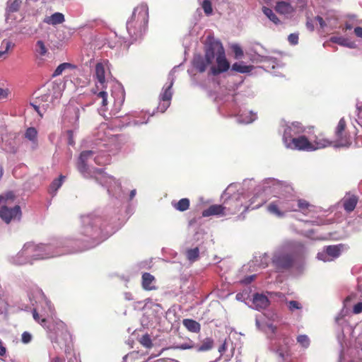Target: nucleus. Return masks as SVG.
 Segmentation results:
<instances>
[{
	"mask_svg": "<svg viewBox=\"0 0 362 362\" xmlns=\"http://www.w3.org/2000/svg\"><path fill=\"white\" fill-rule=\"evenodd\" d=\"M272 262L277 270L283 271L293 266L294 259L291 255L280 254L274 256Z\"/></svg>",
	"mask_w": 362,
	"mask_h": 362,
	"instance_id": "obj_10",
	"label": "nucleus"
},
{
	"mask_svg": "<svg viewBox=\"0 0 362 362\" xmlns=\"http://www.w3.org/2000/svg\"><path fill=\"white\" fill-rule=\"evenodd\" d=\"M33 318L35 319V320L37 321V322L40 323L42 325H43V324L46 322V320L45 318H42L40 320V315L38 314V313L37 312V310L35 309H34L33 311Z\"/></svg>",
	"mask_w": 362,
	"mask_h": 362,
	"instance_id": "obj_49",
	"label": "nucleus"
},
{
	"mask_svg": "<svg viewBox=\"0 0 362 362\" xmlns=\"http://www.w3.org/2000/svg\"><path fill=\"white\" fill-rule=\"evenodd\" d=\"M352 28V26L351 25L349 24V23H346V25H345V30H351Z\"/></svg>",
	"mask_w": 362,
	"mask_h": 362,
	"instance_id": "obj_62",
	"label": "nucleus"
},
{
	"mask_svg": "<svg viewBox=\"0 0 362 362\" xmlns=\"http://www.w3.org/2000/svg\"><path fill=\"white\" fill-rule=\"evenodd\" d=\"M288 308L290 311L293 312L295 310L302 309L301 304L296 300H290L287 303Z\"/></svg>",
	"mask_w": 362,
	"mask_h": 362,
	"instance_id": "obj_44",
	"label": "nucleus"
},
{
	"mask_svg": "<svg viewBox=\"0 0 362 362\" xmlns=\"http://www.w3.org/2000/svg\"><path fill=\"white\" fill-rule=\"evenodd\" d=\"M213 62V60H208L207 57L204 54V56H202L200 54L194 56L192 64L193 66L200 73H203L206 71L208 66L211 65Z\"/></svg>",
	"mask_w": 362,
	"mask_h": 362,
	"instance_id": "obj_14",
	"label": "nucleus"
},
{
	"mask_svg": "<svg viewBox=\"0 0 362 362\" xmlns=\"http://www.w3.org/2000/svg\"><path fill=\"white\" fill-rule=\"evenodd\" d=\"M233 202L235 205L234 209L227 206L229 203H226L222 205H211L208 209L202 211V216L209 217L214 215L226 216L235 214L240 210V204L237 201H233Z\"/></svg>",
	"mask_w": 362,
	"mask_h": 362,
	"instance_id": "obj_6",
	"label": "nucleus"
},
{
	"mask_svg": "<svg viewBox=\"0 0 362 362\" xmlns=\"http://www.w3.org/2000/svg\"><path fill=\"white\" fill-rule=\"evenodd\" d=\"M68 136H69V141L68 144L69 145L73 146L74 144V137H73V131L69 130L67 132Z\"/></svg>",
	"mask_w": 362,
	"mask_h": 362,
	"instance_id": "obj_53",
	"label": "nucleus"
},
{
	"mask_svg": "<svg viewBox=\"0 0 362 362\" xmlns=\"http://www.w3.org/2000/svg\"><path fill=\"white\" fill-rule=\"evenodd\" d=\"M52 247L45 244L25 243L18 255L25 257L28 262L45 259L54 257L51 252Z\"/></svg>",
	"mask_w": 362,
	"mask_h": 362,
	"instance_id": "obj_1",
	"label": "nucleus"
},
{
	"mask_svg": "<svg viewBox=\"0 0 362 362\" xmlns=\"http://www.w3.org/2000/svg\"><path fill=\"white\" fill-rule=\"evenodd\" d=\"M6 349L3 345L1 341L0 340V356H3L6 354Z\"/></svg>",
	"mask_w": 362,
	"mask_h": 362,
	"instance_id": "obj_57",
	"label": "nucleus"
},
{
	"mask_svg": "<svg viewBox=\"0 0 362 362\" xmlns=\"http://www.w3.org/2000/svg\"><path fill=\"white\" fill-rule=\"evenodd\" d=\"M216 66H211L210 71L214 76L227 71L230 68V63L226 57L225 51L216 57Z\"/></svg>",
	"mask_w": 362,
	"mask_h": 362,
	"instance_id": "obj_11",
	"label": "nucleus"
},
{
	"mask_svg": "<svg viewBox=\"0 0 362 362\" xmlns=\"http://www.w3.org/2000/svg\"><path fill=\"white\" fill-rule=\"evenodd\" d=\"M225 49L223 47L222 43L217 40L211 38L209 40V44L205 49L204 54L207 57L208 60H214L215 55L222 53Z\"/></svg>",
	"mask_w": 362,
	"mask_h": 362,
	"instance_id": "obj_12",
	"label": "nucleus"
},
{
	"mask_svg": "<svg viewBox=\"0 0 362 362\" xmlns=\"http://www.w3.org/2000/svg\"><path fill=\"white\" fill-rule=\"evenodd\" d=\"M31 339H32V336L29 332H24L22 334L21 340L23 343H25V344L29 343L31 341Z\"/></svg>",
	"mask_w": 362,
	"mask_h": 362,
	"instance_id": "obj_48",
	"label": "nucleus"
},
{
	"mask_svg": "<svg viewBox=\"0 0 362 362\" xmlns=\"http://www.w3.org/2000/svg\"><path fill=\"white\" fill-rule=\"evenodd\" d=\"M194 347H196L195 344L190 339H189L187 342L179 344L176 346L177 349H182V350L191 349Z\"/></svg>",
	"mask_w": 362,
	"mask_h": 362,
	"instance_id": "obj_45",
	"label": "nucleus"
},
{
	"mask_svg": "<svg viewBox=\"0 0 362 362\" xmlns=\"http://www.w3.org/2000/svg\"><path fill=\"white\" fill-rule=\"evenodd\" d=\"M353 313L355 315L359 314L362 313V302H359L356 303L352 310Z\"/></svg>",
	"mask_w": 362,
	"mask_h": 362,
	"instance_id": "obj_50",
	"label": "nucleus"
},
{
	"mask_svg": "<svg viewBox=\"0 0 362 362\" xmlns=\"http://www.w3.org/2000/svg\"><path fill=\"white\" fill-rule=\"evenodd\" d=\"M64 179L65 176L61 175L59 177V178L54 180L50 185V190H52L54 192H56L58 190V189L62 186Z\"/></svg>",
	"mask_w": 362,
	"mask_h": 362,
	"instance_id": "obj_33",
	"label": "nucleus"
},
{
	"mask_svg": "<svg viewBox=\"0 0 362 362\" xmlns=\"http://www.w3.org/2000/svg\"><path fill=\"white\" fill-rule=\"evenodd\" d=\"M288 40L291 45H297L298 42V35L296 33H291L288 37Z\"/></svg>",
	"mask_w": 362,
	"mask_h": 362,
	"instance_id": "obj_46",
	"label": "nucleus"
},
{
	"mask_svg": "<svg viewBox=\"0 0 362 362\" xmlns=\"http://www.w3.org/2000/svg\"><path fill=\"white\" fill-rule=\"evenodd\" d=\"M139 343L144 347L150 349L153 346V343L149 334L143 335L139 340Z\"/></svg>",
	"mask_w": 362,
	"mask_h": 362,
	"instance_id": "obj_35",
	"label": "nucleus"
},
{
	"mask_svg": "<svg viewBox=\"0 0 362 362\" xmlns=\"http://www.w3.org/2000/svg\"><path fill=\"white\" fill-rule=\"evenodd\" d=\"M358 201V197L356 195H351L345 197L343 200V206L344 210L348 213L353 211L356 206Z\"/></svg>",
	"mask_w": 362,
	"mask_h": 362,
	"instance_id": "obj_20",
	"label": "nucleus"
},
{
	"mask_svg": "<svg viewBox=\"0 0 362 362\" xmlns=\"http://www.w3.org/2000/svg\"><path fill=\"white\" fill-rule=\"evenodd\" d=\"M8 94V89H4V88H0V99H4V98H7Z\"/></svg>",
	"mask_w": 362,
	"mask_h": 362,
	"instance_id": "obj_52",
	"label": "nucleus"
},
{
	"mask_svg": "<svg viewBox=\"0 0 362 362\" xmlns=\"http://www.w3.org/2000/svg\"><path fill=\"white\" fill-rule=\"evenodd\" d=\"M305 131V127L299 122H293L286 124L284 130L282 141H284L288 139L296 137Z\"/></svg>",
	"mask_w": 362,
	"mask_h": 362,
	"instance_id": "obj_9",
	"label": "nucleus"
},
{
	"mask_svg": "<svg viewBox=\"0 0 362 362\" xmlns=\"http://www.w3.org/2000/svg\"><path fill=\"white\" fill-rule=\"evenodd\" d=\"M214 346V340L210 337L205 338L202 341V344L197 346V350L200 352L207 351L211 350Z\"/></svg>",
	"mask_w": 362,
	"mask_h": 362,
	"instance_id": "obj_25",
	"label": "nucleus"
},
{
	"mask_svg": "<svg viewBox=\"0 0 362 362\" xmlns=\"http://www.w3.org/2000/svg\"><path fill=\"white\" fill-rule=\"evenodd\" d=\"M331 42L341 45H346V39L341 37H332L330 39Z\"/></svg>",
	"mask_w": 362,
	"mask_h": 362,
	"instance_id": "obj_47",
	"label": "nucleus"
},
{
	"mask_svg": "<svg viewBox=\"0 0 362 362\" xmlns=\"http://www.w3.org/2000/svg\"><path fill=\"white\" fill-rule=\"evenodd\" d=\"M12 192L6 194V197L0 196V218L6 224L12 221H20L22 218V211L19 205L9 207L7 205L9 199H13Z\"/></svg>",
	"mask_w": 362,
	"mask_h": 362,
	"instance_id": "obj_4",
	"label": "nucleus"
},
{
	"mask_svg": "<svg viewBox=\"0 0 362 362\" xmlns=\"http://www.w3.org/2000/svg\"><path fill=\"white\" fill-rule=\"evenodd\" d=\"M356 297V295L355 294H351L349 296H348L345 300H344V303H347L348 302L351 301L352 299H354V298Z\"/></svg>",
	"mask_w": 362,
	"mask_h": 362,
	"instance_id": "obj_58",
	"label": "nucleus"
},
{
	"mask_svg": "<svg viewBox=\"0 0 362 362\" xmlns=\"http://www.w3.org/2000/svg\"><path fill=\"white\" fill-rule=\"evenodd\" d=\"M93 155V151H83L81 153L77 162L87 163L88 160Z\"/></svg>",
	"mask_w": 362,
	"mask_h": 362,
	"instance_id": "obj_38",
	"label": "nucleus"
},
{
	"mask_svg": "<svg viewBox=\"0 0 362 362\" xmlns=\"http://www.w3.org/2000/svg\"><path fill=\"white\" fill-rule=\"evenodd\" d=\"M71 64L69 63H62L59 64L57 69L54 70L52 76L55 77L59 76L62 74V72L67 68L71 67Z\"/></svg>",
	"mask_w": 362,
	"mask_h": 362,
	"instance_id": "obj_40",
	"label": "nucleus"
},
{
	"mask_svg": "<svg viewBox=\"0 0 362 362\" xmlns=\"http://www.w3.org/2000/svg\"><path fill=\"white\" fill-rule=\"evenodd\" d=\"M37 132L35 127H29L26 129L25 137L33 142H37Z\"/></svg>",
	"mask_w": 362,
	"mask_h": 362,
	"instance_id": "obj_30",
	"label": "nucleus"
},
{
	"mask_svg": "<svg viewBox=\"0 0 362 362\" xmlns=\"http://www.w3.org/2000/svg\"><path fill=\"white\" fill-rule=\"evenodd\" d=\"M148 20V11L145 6L134 8L131 19L127 23V28L130 35L137 36L146 26Z\"/></svg>",
	"mask_w": 362,
	"mask_h": 362,
	"instance_id": "obj_2",
	"label": "nucleus"
},
{
	"mask_svg": "<svg viewBox=\"0 0 362 362\" xmlns=\"http://www.w3.org/2000/svg\"><path fill=\"white\" fill-rule=\"evenodd\" d=\"M36 52H37L40 56H45L47 52V49L42 40H38L36 42Z\"/></svg>",
	"mask_w": 362,
	"mask_h": 362,
	"instance_id": "obj_39",
	"label": "nucleus"
},
{
	"mask_svg": "<svg viewBox=\"0 0 362 362\" xmlns=\"http://www.w3.org/2000/svg\"><path fill=\"white\" fill-rule=\"evenodd\" d=\"M135 194H136V190L135 189L132 190L130 192V199H133L134 197L135 196Z\"/></svg>",
	"mask_w": 362,
	"mask_h": 362,
	"instance_id": "obj_61",
	"label": "nucleus"
},
{
	"mask_svg": "<svg viewBox=\"0 0 362 362\" xmlns=\"http://www.w3.org/2000/svg\"><path fill=\"white\" fill-rule=\"evenodd\" d=\"M95 76L98 81V83H100V86L96 83L95 88L98 90L100 89H101V90L98 92L93 90V92L94 94H95L96 98H100L102 100V106L105 107L107 105V93L103 90V89L106 88L107 85L105 66L102 63H98L95 65Z\"/></svg>",
	"mask_w": 362,
	"mask_h": 362,
	"instance_id": "obj_5",
	"label": "nucleus"
},
{
	"mask_svg": "<svg viewBox=\"0 0 362 362\" xmlns=\"http://www.w3.org/2000/svg\"><path fill=\"white\" fill-rule=\"evenodd\" d=\"M306 25H307L308 29H310V30H313L314 27H313V25L310 22L308 21L307 23H306Z\"/></svg>",
	"mask_w": 362,
	"mask_h": 362,
	"instance_id": "obj_59",
	"label": "nucleus"
},
{
	"mask_svg": "<svg viewBox=\"0 0 362 362\" xmlns=\"http://www.w3.org/2000/svg\"><path fill=\"white\" fill-rule=\"evenodd\" d=\"M22 1L23 0H10L7 6L8 11L11 13L18 11L21 7Z\"/></svg>",
	"mask_w": 362,
	"mask_h": 362,
	"instance_id": "obj_29",
	"label": "nucleus"
},
{
	"mask_svg": "<svg viewBox=\"0 0 362 362\" xmlns=\"http://www.w3.org/2000/svg\"><path fill=\"white\" fill-rule=\"evenodd\" d=\"M358 110L359 112H362V105L360 107H358Z\"/></svg>",
	"mask_w": 362,
	"mask_h": 362,
	"instance_id": "obj_64",
	"label": "nucleus"
},
{
	"mask_svg": "<svg viewBox=\"0 0 362 362\" xmlns=\"http://www.w3.org/2000/svg\"><path fill=\"white\" fill-rule=\"evenodd\" d=\"M233 201H237V202H238L240 204H241V203H240V202L238 199H229V200H228V201H226V202L223 203V204H225L226 203H229L227 206H230V208H232V209H234V208H235V205H234V203L233 202ZM242 206V204H240V206Z\"/></svg>",
	"mask_w": 362,
	"mask_h": 362,
	"instance_id": "obj_54",
	"label": "nucleus"
},
{
	"mask_svg": "<svg viewBox=\"0 0 362 362\" xmlns=\"http://www.w3.org/2000/svg\"><path fill=\"white\" fill-rule=\"evenodd\" d=\"M278 202L279 203L280 207L284 210L283 212H284V214L288 211H296V209H295L292 206H291L289 203L287 202L278 200Z\"/></svg>",
	"mask_w": 362,
	"mask_h": 362,
	"instance_id": "obj_41",
	"label": "nucleus"
},
{
	"mask_svg": "<svg viewBox=\"0 0 362 362\" xmlns=\"http://www.w3.org/2000/svg\"><path fill=\"white\" fill-rule=\"evenodd\" d=\"M156 279L150 273L145 272L141 276V286L146 291H153L157 288L155 286Z\"/></svg>",
	"mask_w": 362,
	"mask_h": 362,
	"instance_id": "obj_18",
	"label": "nucleus"
},
{
	"mask_svg": "<svg viewBox=\"0 0 362 362\" xmlns=\"http://www.w3.org/2000/svg\"><path fill=\"white\" fill-rule=\"evenodd\" d=\"M298 207L300 211H302L304 214H307L310 209L309 208L311 206L310 203L303 199H298Z\"/></svg>",
	"mask_w": 362,
	"mask_h": 362,
	"instance_id": "obj_31",
	"label": "nucleus"
},
{
	"mask_svg": "<svg viewBox=\"0 0 362 362\" xmlns=\"http://www.w3.org/2000/svg\"><path fill=\"white\" fill-rule=\"evenodd\" d=\"M173 85V82L165 88H163V91L160 95V102L158 105V110L160 112H164L170 105V100L173 96V92L171 90Z\"/></svg>",
	"mask_w": 362,
	"mask_h": 362,
	"instance_id": "obj_13",
	"label": "nucleus"
},
{
	"mask_svg": "<svg viewBox=\"0 0 362 362\" xmlns=\"http://www.w3.org/2000/svg\"><path fill=\"white\" fill-rule=\"evenodd\" d=\"M354 33L357 37H362V28L356 27L354 29Z\"/></svg>",
	"mask_w": 362,
	"mask_h": 362,
	"instance_id": "obj_56",
	"label": "nucleus"
},
{
	"mask_svg": "<svg viewBox=\"0 0 362 362\" xmlns=\"http://www.w3.org/2000/svg\"><path fill=\"white\" fill-rule=\"evenodd\" d=\"M231 49L233 50L234 54H235V57L236 59H240L241 58L244 53H243V51L242 49V48L240 47V45H237V44H234L231 46Z\"/></svg>",
	"mask_w": 362,
	"mask_h": 362,
	"instance_id": "obj_42",
	"label": "nucleus"
},
{
	"mask_svg": "<svg viewBox=\"0 0 362 362\" xmlns=\"http://www.w3.org/2000/svg\"><path fill=\"white\" fill-rule=\"evenodd\" d=\"M279 206L280 205L278 201L273 202L268 205L267 210L271 214H274L279 217H282L284 215V212H282L279 209Z\"/></svg>",
	"mask_w": 362,
	"mask_h": 362,
	"instance_id": "obj_27",
	"label": "nucleus"
},
{
	"mask_svg": "<svg viewBox=\"0 0 362 362\" xmlns=\"http://www.w3.org/2000/svg\"><path fill=\"white\" fill-rule=\"evenodd\" d=\"M14 45L10 42V41H8L6 42V49L4 51H0V58L2 57L5 54H6L8 51V49L11 47H13Z\"/></svg>",
	"mask_w": 362,
	"mask_h": 362,
	"instance_id": "obj_51",
	"label": "nucleus"
},
{
	"mask_svg": "<svg viewBox=\"0 0 362 362\" xmlns=\"http://www.w3.org/2000/svg\"><path fill=\"white\" fill-rule=\"evenodd\" d=\"M274 9L278 13L286 16L292 15L295 11V8L291 3L285 1H277Z\"/></svg>",
	"mask_w": 362,
	"mask_h": 362,
	"instance_id": "obj_16",
	"label": "nucleus"
},
{
	"mask_svg": "<svg viewBox=\"0 0 362 362\" xmlns=\"http://www.w3.org/2000/svg\"><path fill=\"white\" fill-rule=\"evenodd\" d=\"M34 108L38 112V114L40 115V116H42V115L40 114V112L39 111V107L36 105H34Z\"/></svg>",
	"mask_w": 362,
	"mask_h": 362,
	"instance_id": "obj_63",
	"label": "nucleus"
},
{
	"mask_svg": "<svg viewBox=\"0 0 362 362\" xmlns=\"http://www.w3.org/2000/svg\"><path fill=\"white\" fill-rule=\"evenodd\" d=\"M287 148L301 151H315L314 144L304 135L293 137L283 141Z\"/></svg>",
	"mask_w": 362,
	"mask_h": 362,
	"instance_id": "obj_7",
	"label": "nucleus"
},
{
	"mask_svg": "<svg viewBox=\"0 0 362 362\" xmlns=\"http://www.w3.org/2000/svg\"><path fill=\"white\" fill-rule=\"evenodd\" d=\"M182 325L190 332L199 333L201 330V325L192 319H184Z\"/></svg>",
	"mask_w": 362,
	"mask_h": 362,
	"instance_id": "obj_22",
	"label": "nucleus"
},
{
	"mask_svg": "<svg viewBox=\"0 0 362 362\" xmlns=\"http://www.w3.org/2000/svg\"><path fill=\"white\" fill-rule=\"evenodd\" d=\"M92 177L95 180L96 182L100 183V185H106L109 182L115 181V177L111 175H107L103 169L100 168H95L93 171H91Z\"/></svg>",
	"mask_w": 362,
	"mask_h": 362,
	"instance_id": "obj_15",
	"label": "nucleus"
},
{
	"mask_svg": "<svg viewBox=\"0 0 362 362\" xmlns=\"http://www.w3.org/2000/svg\"><path fill=\"white\" fill-rule=\"evenodd\" d=\"M346 122L344 117L341 118L335 129L334 146L337 147H348L351 145L349 134L346 130Z\"/></svg>",
	"mask_w": 362,
	"mask_h": 362,
	"instance_id": "obj_8",
	"label": "nucleus"
},
{
	"mask_svg": "<svg viewBox=\"0 0 362 362\" xmlns=\"http://www.w3.org/2000/svg\"><path fill=\"white\" fill-rule=\"evenodd\" d=\"M252 303L255 309L260 310L269 306V300L265 295L257 293L253 296Z\"/></svg>",
	"mask_w": 362,
	"mask_h": 362,
	"instance_id": "obj_17",
	"label": "nucleus"
},
{
	"mask_svg": "<svg viewBox=\"0 0 362 362\" xmlns=\"http://www.w3.org/2000/svg\"><path fill=\"white\" fill-rule=\"evenodd\" d=\"M313 144H314L315 151L319 148H326L332 144H334V141H331L325 138L323 135L320 134L316 136Z\"/></svg>",
	"mask_w": 362,
	"mask_h": 362,
	"instance_id": "obj_19",
	"label": "nucleus"
},
{
	"mask_svg": "<svg viewBox=\"0 0 362 362\" xmlns=\"http://www.w3.org/2000/svg\"><path fill=\"white\" fill-rule=\"evenodd\" d=\"M297 342L303 348H308L310 346V339L305 334H300L296 338Z\"/></svg>",
	"mask_w": 362,
	"mask_h": 362,
	"instance_id": "obj_37",
	"label": "nucleus"
},
{
	"mask_svg": "<svg viewBox=\"0 0 362 362\" xmlns=\"http://www.w3.org/2000/svg\"><path fill=\"white\" fill-rule=\"evenodd\" d=\"M190 202L187 198H182L176 203H173V207L179 211H185L189 208Z\"/></svg>",
	"mask_w": 362,
	"mask_h": 362,
	"instance_id": "obj_24",
	"label": "nucleus"
},
{
	"mask_svg": "<svg viewBox=\"0 0 362 362\" xmlns=\"http://www.w3.org/2000/svg\"><path fill=\"white\" fill-rule=\"evenodd\" d=\"M76 168L83 177L91 178L93 177L91 174V170L89 169L87 163L77 162Z\"/></svg>",
	"mask_w": 362,
	"mask_h": 362,
	"instance_id": "obj_23",
	"label": "nucleus"
},
{
	"mask_svg": "<svg viewBox=\"0 0 362 362\" xmlns=\"http://www.w3.org/2000/svg\"><path fill=\"white\" fill-rule=\"evenodd\" d=\"M315 19L316 21H317L319 23V24L322 28H324L325 27V25H326L325 22L321 16H317L315 17Z\"/></svg>",
	"mask_w": 362,
	"mask_h": 362,
	"instance_id": "obj_55",
	"label": "nucleus"
},
{
	"mask_svg": "<svg viewBox=\"0 0 362 362\" xmlns=\"http://www.w3.org/2000/svg\"><path fill=\"white\" fill-rule=\"evenodd\" d=\"M202 8L206 15L212 13V5L210 0H204L202 3Z\"/></svg>",
	"mask_w": 362,
	"mask_h": 362,
	"instance_id": "obj_43",
	"label": "nucleus"
},
{
	"mask_svg": "<svg viewBox=\"0 0 362 362\" xmlns=\"http://www.w3.org/2000/svg\"><path fill=\"white\" fill-rule=\"evenodd\" d=\"M199 255V250L198 247L189 249L187 251V257L190 262L196 261Z\"/></svg>",
	"mask_w": 362,
	"mask_h": 362,
	"instance_id": "obj_34",
	"label": "nucleus"
},
{
	"mask_svg": "<svg viewBox=\"0 0 362 362\" xmlns=\"http://www.w3.org/2000/svg\"><path fill=\"white\" fill-rule=\"evenodd\" d=\"M226 350V346H225V344H223V345H221L219 349H218V351L219 352H222V351H224Z\"/></svg>",
	"mask_w": 362,
	"mask_h": 362,
	"instance_id": "obj_60",
	"label": "nucleus"
},
{
	"mask_svg": "<svg viewBox=\"0 0 362 362\" xmlns=\"http://www.w3.org/2000/svg\"><path fill=\"white\" fill-rule=\"evenodd\" d=\"M106 222L102 218H95L90 223L83 227L82 233L98 244L109 236V233L106 230Z\"/></svg>",
	"mask_w": 362,
	"mask_h": 362,
	"instance_id": "obj_3",
	"label": "nucleus"
},
{
	"mask_svg": "<svg viewBox=\"0 0 362 362\" xmlns=\"http://www.w3.org/2000/svg\"><path fill=\"white\" fill-rule=\"evenodd\" d=\"M50 331H54L56 335L59 334V330H64L66 329V325L62 321L54 322L52 327H49Z\"/></svg>",
	"mask_w": 362,
	"mask_h": 362,
	"instance_id": "obj_36",
	"label": "nucleus"
},
{
	"mask_svg": "<svg viewBox=\"0 0 362 362\" xmlns=\"http://www.w3.org/2000/svg\"><path fill=\"white\" fill-rule=\"evenodd\" d=\"M231 69L239 73L245 74L251 71L252 69V66L243 65L239 63H235L232 65Z\"/></svg>",
	"mask_w": 362,
	"mask_h": 362,
	"instance_id": "obj_28",
	"label": "nucleus"
},
{
	"mask_svg": "<svg viewBox=\"0 0 362 362\" xmlns=\"http://www.w3.org/2000/svg\"><path fill=\"white\" fill-rule=\"evenodd\" d=\"M65 21L64 16L62 13L56 12L49 16H46L43 22L48 24L56 25L64 23Z\"/></svg>",
	"mask_w": 362,
	"mask_h": 362,
	"instance_id": "obj_21",
	"label": "nucleus"
},
{
	"mask_svg": "<svg viewBox=\"0 0 362 362\" xmlns=\"http://www.w3.org/2000/svg\"><path fill=\"white\" fill-rule=\"evenodd\" d=\"M325 252L329 256L335 258L339 256L340 249L337 245H329L326 247Z\"/></svg>",
	"mask_w": 362,
	"mask_h": 362,
	"instance_id": "obj_32",
	"label": "nucleus"
},
{
	"mask_svg": "<svg viewBox=\"0 0 362 362\" xmlns=\"http://www.w3.org/2000/svg\"><path fill=\"white\" fill-rule=\"evenodd\" d=\"M262 12L274 24H276V25L280 24L281 21L279 20V18L277 17V16L274 13V11L271 8H267L266 6H263Z\"/></svg>",
	"mask_w": 362,
	"mask_h": 362,
	"instance_id": "obj_26",
	"label": "nucleus"
}]
</instances>
